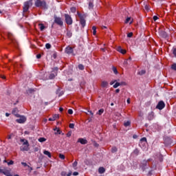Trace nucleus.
Instances as JSON below:
<instances>
[{
  "instance_id": "13d9d810",
  "label": "nucleus",
  "mask_w": 176,
  "mask_h": 176,
  "mask_svg": "<svg viewBox=\"0 0 176 176\" xmlns=\"http://www.w3.org/2000/svg\"><path fill=\"white\" fill-rule=\"evenodd\" d=\"M48 120H49L50 122H54V120H54V117H52V118H50L48 119Z\"/></svg>"
},
{
  "instance_id": "4d7b16f0",
  "label": "nucleus",
  "mask_w": 176,
  "mask_h": 176,
  "mask_svg": "<svg viewBox=\"0 0 176 176\" xmlns=\"http://www.w3.org/2000/svg\"><path fill=\"white\" fill-rule=\"evenodd\" d=\"M130 20H131V18H130V17L126 18L125 23L127 24V23H129V21H130Z\"/></svg>"
},
{
  "instance_id": "4468645a",
  "label": "nucleus",
  "mask_w": 176,
  "mask_h": 176,
  "mask_svg": "<svg viewBox=\"0 0 176 176\" xmlns=\"http://www.w3.org/2000/svg\"><path fill=\"white\" fill-rule=\"evenodd\" d=\"M78 142H80L82 145H86L87 144V140L83 138H79Z\"/></svg>"
},
{
  "instance_id": "9d476101",
  "label": "nucleus",
  "mask_w": 176,
  "mask_h": 176,
  "mask_svg": "<svg viewBox=\"0 0 176 176\" xmlns=\"http://www.w3.org/2000/svg\"><path fill=\"white\" fill-rule=\"evenodd\" d=\"M65 52L66 54H72V53H74V48L72 47H67L65 50Z\"/></svg>"
},
{
  "instance_id": "0e129e2a",
  "label": "nucleus",
  "mask_w": 176,
  "mask_h": 176,
  "mask_svg": "<svg viewBox=\"0 0 176 176\" xmlns=\"http://www.w3.org/2000/svg\"><path fill=\"white\" fill-rule=\"evenodd\" d=\"M126 60H128V61L129 63H131V56H129V58L128 59H126Z\"/></svg>"
},
{
  "instance_id": "c9c22d12",
  "label": "nucleus",
  "mask_w": 176,
  "mask_h": 176,
  "mask_svg": "<svg viewBox=\"0 0 176 176\" xmlns=\"http://www.w3.org/2000/svg\"><path fill=\"white\" fill-rule=\"evenodd\" d=\"M77 14H78V17L80 18V20H82V19H85L83 17V15H82V14H80V12H78Z\"/></svg>"
},
{
  "instance_id": "0eeeda50",
  "label": "nucleus",
  "mask_w": 176,
  "mask_h": 176,
  "mask_svg": "<svg viewBox=\"0 0 176 176\" xmlns=\"http://www.w3.org/2000/svg\"><path fill=\"white\" fill-rule=\"evenodd\" d=\"M23 145L25 146L21 147V151H25L26 152L28 151L30 149V143H28V140H25V142H23Z\"/></svg>"
},
{
  "instance_id": "aec40b11",
  "label": "nucleus",
  "mask_w": 176,
  "mask_h": 176,
  "mask_svg": "<svg viewBox=\"0 0 176 176\" xmlns=\"http://www.w3.org/2000/svg\"><path fill=\"white\" fill-rule=\"evenodd\" d=\"M101 87L103 88L108 87V82L102 81L101 83Z\"/></svg>"
},
{
  "instance_id": "79ce46f5",
  "label": "nucleus",
  "mask_w": 176,
  "mask_h": 176,
  "mask_svg": "<svg viewBox=\"0 0 176 176\" xmlns=\"http://www.w3.org/2000/svg\"><path fill=\"white\" fill-rule=\"evenodd\" d=\"M94 6L93 5V3H91V2L89 3V9H93Z\"/></svg>"
},
{
  "instance_id": "bf43d9fd",
  "label": "nucleus",
  "mask_w": 176,
  "mask_h": 176,
  "mask_svg": "<svg viewBox=\"0 0 176 176\" xmlns=\"http://www.w3.org/2000/svg\"><path fill=\"white\" fill-rule=\"evenodd\" d=\"M52 118H54V120H56V119H58V115L55 114V115H54V116H53V117H52Z\"/></svg>"
},
{
  "instance_id": "c03bdc74",
  "label": "nucleus",
  "mask_w": 176,
  "mask_h": 176,
  "mask_svg": "<svg viewBox=\"0 0 176 176\" xmlns=\"http://www.w3.org/2000/svg\"><path fill=\"white\" fill-rule=\"evenodd\" d=\"M172 52L174 56L176 57V48H173Z\"/></svg>"
},
{
  "instance_id": "c756f323",
  "label": "nucleus",
  "mask_w": 176,
  "mask_h": 176,
  "mask_svg": "<svg viewBox=\"0 0 176 176\" xmlns=\"http://www.w3.org/2000/svg\"><path fill=\"white\" fill-rule=\"evenodd\" d=\"M54 131L55 132V134L57 135V134H61V131H60V129H57V128H55L54 129Z\"/></svg>"
},
{
  "instance_id": "09e8293b",
  "label": "nucleus",
  "mask_w": 176,
  "mask_h": 176,
  "mask_svg": "<svg viewBox=\"0 0 176 176\" xmlns=\"http://www.w3.org/2000/svg\"><path fill=\"white\" fill-rule=\"evenodd\" d=\"M87 112H88V113H87V115H91V116H93L94 115V113L91 111H88Z\"/></svg>"
},
{
  "instance_id": "20e7f679",
  "label": "nucleus",
  "mask_w": 176,
  "mask_h": 176,
  "mask_svg": "<svg viewBox=\"0 0 176 176\" xmlns=\"http://www.w3.org/2000/svg\"><path fill=\"white\" fill-rule=\"evenodd\" d=\"M65 21L67 25H72V23H74V21L72 20V17L71 15L68 14H65Z\"/></svg>"
},
{
  "instance_id": "a211bd4d",
  "label": "nucleus",
  "mask_w": 176,
  "mask_h": 176,
  "mask_svg": "<svg viewBox=\"0 0 176 176\" xmlns=\"http://www.w3.org/2000/svg\"><path fill=\"white\" fill-rule=\"evenodd\" d=\"M17 112H19V109H17V108L13 109V110H12L13 115H15V116H16V118H19L20 116V115L17 114Z\"/></svg>"
},
{
  "instance_id": "2f4dec72",
  "label": "nucleus",
  "mask_w": 176,
  "mask_h": 176,
  "mask_svg": "<svg viewBox=\"0 0 176 176\" xmlns=\"http://www.w3.org/2000/svg\"><path fill=\"white\" fill-rule=\"evenodd\" d=\"M131 124V122H130V121H126V122L124 123V126L125 127H129V126H130Z\"/></svg>"
},
{
  "instance_id": "72a5a7b5",
  "label": "nucleus",
  "mask_w": 176,
  "mask_h": 176,
  "mask_svg": "<svg viewBox=\"0 0 176 176\" xmlns=\"http://www.w3.org/2000/svg\"><path fill=\"white\" fill-rule=\"evenodd\" d=\"M103 113H104V109H100L98 110V115L101 116Z\"/></svg>"
},
{
  "instance_id": "4be33fe9",
  "label": "nucleus",
  "mask_w": 176,
  "mask_h": 176,
  "mask_svg": "<svg viewBox=\"0 0 176 176\" xmlns=\"http://www.w3.org/2000/svg\"><path fill=\"white\" fill-rule=\"evenodd\" d=\"M66 35L67 38H71L72 36V32H71V30H67Z\"/></svg>"
},
{
  "instance_id": "a19ab883",
  "label": "nucleus",
  "mask_w": 176,
  "mask_h": 176,
  "mask_svg": "<svg viewBox=\"0 0 176 176\" xmlns=\"http://www.w3.org/2000/svg\"><path fill=\"white\" fill-rule=\"evenodd\" d=\"M69 129H74L75 127V124L74 123H70L69 125Z\"/></svg>"
},
{
  "instance_id": "680f3d73",
  "label": "nucleus",
  "mask_w": 176,
  "mask_h": 176,
  "mask_svg": "<svg viewBox=\"0 0 176 176\" xmlns=\"http://www.w3.org/2000/svg\"><path fill=\"white\" fill-rule=\"evenodd\" d=\"M144 8L146 10H149V6L148 5H146Z\"/></svg>"
},
{
  "instance_id": "58836bf2",
  "label": "nucleus",
  "mask_w": 176,
  "mask_h": 176,
  "mask_svg": "<svg viewBox=\"0 0 176 176\" xmlns=\"http://www.w3.org/2000/svg\"><path fill=\"white\" fill-rule=\"evenodd\" d=\"M124 65H129V64H130V62L129 61V60H125L124 61Z\"/></svg>"
},
{
  "instance_id": "864d4df0",
  "label": "nucleus",
  "mask_w": 176,
  "mask_h": 176,
  "mask_svg": "<svg viewBox=\"0 0 176 176\" xmlns=\"http://www.w3.org/2000/svg\"><path fill=\"white\" fill-rule=\"evenodd\" d=\"M131 36H133V32H129V33L127 34V37H128V38H131Z\"/></svg>"
},
{
  "instance_id": "f03ea898",
  "label": "nucleus",
  "mask_w": 176,
  "mask_h": 176,
  "mask_svg": "<svg viewBox=\"0 0 176 176\" xmlns=\"http://www.w3.org/2000/svg\"><path fill=\"white\" fill-rule=\"evenodd\" d=\"M54 23L57 25H59V27H63V25H64L63 19L60 16H57V15L54 16Z\"/></svg>"
},
{
  "instance_id": "7c9ffc66",
  "label": "nucleus",
  "mask_w": 176,
  "mask_h": 176,
  "mask_svg": "<svg viewBox=\"0 0 176 176\" xmlns=\"http://www.w3.org/2000/svg\"><path fill=\"white\" fill-rule=\"evenodd\" d=\"M38 142H45V141H46V138H40L38 140Z\"/></svg>"
},
{
  "instance_id": "423d86ee",
  "label": "nucleus",
  "mask_w": 176,
  "mask_h": 176,
  "mask_svg": "<svg viewBox=\"0 0 176 176\" xmlns=\"http://www.w3.org/2000/svg\"><path fill=\"white\" fill-rule=\"evenodd\" d=\"M8 36L9 39L11 40L12 43L14 44V46L16 47L17 45H19V43L17 42V40H16V38H14V36H13V34L8 32Z\"/></svg>"
},
{
  "instance_id": "f3484780",
  "label": "nucleus",
  "mask_w": 176,
  "mask_h": 176,
  "mask_svg": "<svg viewBox=\"0 0 176 176\" xmlns=\"http://www.w3.org/2000/svg\"><path fill=\"white\" fill-rule=\"evenodd\" d=\"M56 94H58V97H61V96L64 94V91H60V88H58L56 91Z\"/></svg>"
},
{
  "instance_id": "dca6fc26",
  "label": "nucleus",
  "mask_w": 176,
  "mask_h": 176,
  "mask_svg": "<svg viewBox=\"0 0 176 176\" xmlns=\"http://www.w3.org/2000/svg\"><path fill=\"white\" fill-rule=\"evenodd\" d=\"M117 50L122 54H126V50H123L122 47H118Z\"/></svg>"
},
{
  "instance_id": "a878e982",
  "label": "nucleus",
  "mask_w": 176,
  "mask_h": 176,
  "mask_svg": "<svg viewBox=\"0 0 176 176\" xmlns=\"http://www.w3.org/2000/svg\"><path fill=\"white\" fill-rule=\"evenodd\" d=\"M122 84H120V82H116L115 85L113 86V87L114 89H118V87H119V86H121Z\"/></svg>"
},
{
  "instance_id": "a18cd8bd",
  "label": "nucleus",
  "mask_w": 176,
  "mask_h": 176,
  "mask_svg": "<svg viewBox=\"0 0 176 176\" xmlns=\"http://www.w3.org/2000/svg\"><path fill=\"white\" fill-rule=\"evenodd\" d=\"M53 72H55V74H57V72L58 71V67H54L52 69Z\"/></svg>"
},
{
  "instance_id": "5fc2aeb1",
  "label": "nucleus",
  "mask_w": 176,
  "mask_h": 176,
  "mask_svg": "<svg viewBox=\"0 0 176 176\" xmlns=\"http://www.w3.org/2000/svg\"><path fill=\"white\" fill-rule=\"evenodd\" d=\"M153 20L155 21H156L157 20H159V17L157 16H154L153 17Z\"/></svg>"
},
{
  "instance_id": "1a4fd4ad",
  "label": "nucleus",
  "mask_w": 176,
  "mask_h": 176,
  "mask_svg": "<svg viewBox=\"0 0 176 176\" xmlns=\"http://www.w3.org/2000/svg\"><path fill=\"white\" fill-rule=\"evenodd\" d=\"M148 161H143L140 164V168L142 171H145L148 168Z\"/></svg>"
},
{
  "instance_id": "338daca9",
  "label": "nucleus",
  "mask_w": 176,
  "mask_h": 176,
  "mask_svg": "<svg viewBox=\"0 0 176 176\" xmlns=\"http://www.w3.org/2000/svg\"><path fill=\"white\" fill-rule=\"evenodd\" d=\"M120 89H116V93H120Z\"/></svg>"
},
{
  "instance_id": "37998d69",
  "label": "nucleus",
  "mask_w": 176,
  "mask_h": 176,
  "mask_svg": "<svg viewBox=\"0 0 176 176\" xmlns=\"http://www.w3.org/2000/svg\"><path fill=\"white\" fill-rule=\"evenodd\" d=\"M171 68L174 71H176V63L173 64L172 66H171Z\"/></svg>"
},
{
  "instance_id": "473e14b6",
  "label": "nucleus",
  "mask_w": 176,
  "mask_h": 176,
  "mask_svg": "<svg viewBox=\"0 0 176 176\" xmlns=\"http://www.w3.org/2000/svg\"><path fill=\"white\" fill-rule=\"evenodd\" d=\"M59 159H61L62 160H64V159H65V155H64V154H61L60 153L58 155Z\"/></svg>"
},
{
  "instance_id": "c85d7f7f",
  "label": "nucleus",
  "mask_w": 176,
  "mask_h": 176,
  "mask_svg": "<svg viewBox=\"0 0 176 176\" xmlns=\"http://www.w3.org/2000/svg\"><path fill=\"white\" fill-rule=\"evenodd\" d=\"M92 30H93V35H96V34H97V28L96 26H93Z\"/></svg>"
},
{
  "instance_id": "bb28decb",
  "label": "nucleus",
  "mask_w": 176,
  "mask_h": 176,
  "mask_svg": "<svg viewBox=\"0 0 176 176\" xmlns=\"http://www.w3.org/2000/svg\"><path fill=\"white\" fill-rule=\"evenodd\" d=\"M38 25L40 27L41 31H43L45 30V25H43V23H39Z\"/></svg>"
},
{
  "instance_id": "de8ad7c7",
  "label": "nucleus",
  "mask_w": 176,
  "mask_h": 176,
  "mask_svg": "<svg viewBox=\"0 0 176 176\" xmlns=\"http://www.w3.org/2000/svg\"><path fill=\"white\" fill-rule=\"evenodd\" d=\"M21 164L24 167H30V166L28 164H27V163H25V162H21Z\"/></svg>"
},
{
  "instance_id": "f257e3e1",
  "label": "nucleus",
  "mask_w": 176,
  "mask_h": 176,
  "mask_svg": "<svg viewBox=\"0 0 176 176\" xmlns=\"http://www.w3.org/2000/svg\"><path fill=\"white\" fill-rule=\"evenodd\" d=\"M35 6L36 8H41L42 9H47V3L45 0H36Z\"/></svg>"
},
{
  "instance_id": "7ed1b4c3",
  "label": "nucleus",
  "mask_w": 176,
  "mask_h": 176,
  "mask_svg": "<svg viewBox=\"0 0 176 176\" xmlns=\"http://www.w3.org/2000/svg\"><path fill=\"white\" fill-rule=\"evenodd\" d=\"M30 6H32V0L24 2L23 7V13H26V12L30 10Z\"/></svg>"
},
{
  "instance_id": "f8f14e48",
  "label": "nucleus",
  "mask_w": 176,
  "mask_h": 176,
  "mask_svg": "<svg viewBox=\"0 0 176 176\" xmlns=\"http://www.w3.org/2000/svg\"><path fill=\"white\" fill-rule=\"evenodd\" d=\"M27 120V118L25 116H21L19 119H16L17 123H25Z\"/></svg>"
},
{
  "instance_id": "393cba45",
  "label": "nucleus",
  "mask_w": 176,
  "mask_h": 176,
  "mask_svg": "<svg viewBox=\"0 0 176 176\" xmlns=\"http://www.w3.org/2000/svg\"><path fill=\"white\" fill-rule=\"evenodd\" d=\"M56 75H57V73H55V74L52 73L51 74H50L49 78H50V79H54V78H56Z\"/></svg>"
},
{
  "instance_id": "e433bc0d",
  "label": "nucleus",
  "mask_w": 176,
  "mask_h": 176,
  "mask_svg": "<svg viewBox=\"0 0 176 176\" xmlns=\"http://www.w3.org/2000/svg\"><path fill=\"white\" fill-rule=\"evenodd\" d=\"M70 10H71L72 13H75L76 12V8L72 7L70 8Z\"/></svg>"
},
{
  "instance_id": "ea45409f",
  "label": "nucleus",
  "mask_w": 176,
  "mask_h": 176,
  "mask_svg": "<svg viewBox=\"0 0 176 176\" xmlns=\"http://www.w3.org/2000/svg\"><path fill=\"white\" fill-rule=\"evenodd\" d=\"M45 47L46 49H50L52 47V45H50V43H46Z\"/></svg>"
},
{
  "instance_id": "e2e57ef3",
  "label": "nucleus",
  "mask_w": 176,
  "mask_h": 176,
  "mask_svg": "<svg viewBox=\"0 0 176 176\" xmlns=\"http://www.w3.org/2000/svg\"><path fill=\"white\" fill-rule=\"evenodd\" d=\"M41 57H42V55H41V54L36 55V58H41Z\"/></svg>"
},
{
  "instance_id": "f704fd0d",
  "label": "nucleus",
  "mask_w": 176,
  "mask_h": 176,
  "mask_svg": "<svg viewBox=\"0 0 176 176\" xmlns=\"http://www.w3.org/2000/svg\"><path fill=\"white\" fill-rule=\"evenodd\" d=\"M112 69H113V72L115 74V75H118V69H116V67H113Z\"/></svg>"
},
{
  "instance_id": "b1692460",
  "label": "nucleus",
  "mask_w": 176,
  "mask_h": 176,
  "mask_svg": "<svg viewBox=\"0 0 176 176\" xmlns=\"http://www.w3.org/2000/svg\"><path fill=\"white\" fill-rule=\"evenodd\" d=\"M78 68L80 71H83V69H85V66L82 64H79Z\"/></svg>"
},
{
  "instance_id": "6ab92c4d",
  "label": "nucleus",
  "mask_w": 176,
  "mask_h": 176,
  "mask_svg": "<svg viewBox=\"0 0 176 176\" xmlns=\"http://www.w3.org/2000/svg\"><path fill=\"white\" fill-rule=\"evenodd\" d=\"M98 173H99V174H104V173H105V168L100 167L98 168Z\"/></svg>"
},
{
  "instance_id": "9b49d317",
  "label": "nucleus",
  "mask_w": 176,
  "mask_h": 176,
  "mask_svg": "<svg viewBox=\"0 0 176 176\" xmlns=\"http://www.w3.org/2000/svg\"><path fill=\"white\" fill-rule=\"evenodd\" d=\"M1 173L4 174V175H6V176H13L10 173V170H9L8 169H2Z\"/></svg>"
},
{
  "instance_id": "39448f33",
  "label": "nucleus",
  "mask_w": 176,
  "mask_h": 176,
  "mask_svg": "<svg viewBox=\"0 0 176 176\" xmlns=\"http://www.w3.org/2000/svg\"><path fill=\"white\" fill-rule=\"evenodd\" d=\"M146 144H148V142L146 141V138H142L139 142V146L142 149H145V148H146Z\"/></svg>"
},
{
  "instance_id": "49530a36",
  "label": "nucleus",
  "mask_w": 176,
  "mask_h": 176,
  "mask_svg": "<svg viewBox=\"0 0 176 176\" xmlns=\"http://www.w3.org/2000/svg\"><path fill=\"white\" fill-rule=\"evenodd\" d=\"M12 164H14V162L13 160H10L9 162H8V166H12Z\"/></svg>"
},
{
  "instance_id": "6e6d98bb",
  "label": "nucleus",
  "mask_w": 176,
  "mask_h": 176,
  "mask_svg": "<svg viewBox=\"0 0 176 176\" xmlns=\"http://www.w3.org/2000/svg\"><path fill=\"white\" fill-rule=\"evenodd\" d=\"M67 137H71V135H72V132L71 131H69L67 133Z\"/></svg>"
},
{
  "instance_id": "ddd939ff",
  "label": "nucleus",
  "mask_w": 176,
  "mask_h": 176,
  "mask_svg": "<svg viewBox=\"0 0 176 176\" xmlns=\"http://www.w3.org/2000/svg\"><path fill=\"white\" fill-rule=\"evenodd\" d=\"M160 35L162 36V38H167V36H168L167 35V32H166L164 30H160Z\"/></svg>"
},
{
  "instance_id": "6e6552de",
  "label": "nucleus",
  "mask_w": 176,
  "mask_h": 176,
  "mask_svg": "<svg viewBox=\"0 0 176 176\" xmlns=\"http://www.w3.org/2000/svg\"><path fill=\"white\" fill-rule=\"evenodd\" d=\"M166 107V104L163 100H161L158 102V104L156 106L157 109H160V111H162Z\"/></svg>"
},
{
  "instance_id": "8fccbe9b",
  "label": "nucleus",
  "mask_w": 176,
  "mask_h": 176,
  "mask_svg": "<svg viewBox=\"0 0 176 176\" xmlns=\"http://www.w3.org/2000/svg\"><path fill=\"white\" fill-rule=\"evenodd\" d=\"M68 113H69V115H72V113H74V111L70 109L68 110Z\"/></svg>"
},
{
  "instance_id": "412c9836",
  "label": "nucleus",
  "mask_w": 176,
  "mask_h": 176,
  "mask_svg": "<svg viewBox=\"0 0 176 176\" xmlns=\"http://www.w3.org/2000/svg\"><path fill=\"white\" fill-rule=\"evenodd\" d=\"M43 153L44 155H46V156H48V157H52V154L49 152V151H44Z\"/></svg>"
},
{
  "instance_id": "603ef678",
  "label": "nucleus",
  "mask_w": 176,
  "mask_h": 176,
  "mask_svg": "<svg viewBox=\"0 0 176 176\" xmlns=\"http://www.w3.org/2000/svg\"><path fill=\"white\" fill-rule=\"evenodd\" d=\"M73 167H76V166H78V162L75 161L73 164H72Z\"/></svg>"
},
{
  "instance_id": "5701e85b",
  "label": "nucleus",
  "mask_w": 176,
  "mask_h": 176,
  "mask_svg": "<svg viewBox=\"0 0 176 176\" xmlns=\"http://www.w3.org/2000/svg\"><path fill=\"white\" fill-rule=\"evenodd\" d=\"M118 152V148L116 146H113L111 148V153H116Z\"/></svg>"
},
{
  "instance_id": "69168bd1",
  "label": "nucleus",
  "mask_w": 176,
  "mask_h": 176,
  "mask_svg": "<svg viewBox=\"0 0 176 176\" xmlns=\"http://www.w3.org/2000/svg\"><path fill=\"white\" fill-rule=\"evenodd\" d=\"M33 91H34V89H29V92H30V93H32Z\"/></svg>"
},
{
  "instance_id": "cd10ccee",
  "label": "nucleus",
  "mask_w": 176,
  "mask_h": 176,
  "mask_svg": "<svg viewBox=\"0 0 176 176\" xmlns=\"http://www.w3.org/2000/svg\"><path fill=\"white\" fill-rule=\"evenodd\" d=\"M133 153H134V155H136V156H138V155H140V150H138V148H135L133 151Z\"/></svg>"
},
{
  "instance_id": "3c124183",
  "label": "nucleus",
  "mask_w": 176,
  "mask_h": 176,
  "mask_svg": "<svg viewBox=\"0 0 176 176\" xmlns=\"http://www.w3.org/2000/svg\"><path fill=\"white\" fill-rule=\"evenodd\" d=\"M14 135H13V133L9 135L8 137V140H12V137H14Z\"/></svg>"
},
{
  "instance_id": "2eb2a0df",
  "label": "nucleus",
  "mask_w": 176,
  "mask_h": 176,
  "mask_svg": "<svg viewBox=\"0 0 176 176\" xmlns=\"http://www.w3.org/2000/svg\"><path fill=\"white\" fill-rule=\"evenodd\" d=\"M80 24L82 25V28H85L86 26V20L84 19H80Z\"/></svg>"
},
{
  "instance_id": "774afa93",
  "label": "nucleus",
  "mask_w": 176,
  "mask_h": 176,
  "mask_svg": "<svg viewBox=\"0 0 176 176\" xmlns=\"http://www.w3.org/2000/svg\"><path fill=\"white\" fill-rule=\"evenodd\" d=\"M126 102H127V104H130V98H128V99L126 100Z\"/></svg>"
},
{
  "instance_id": "052dcab7",
  "label": "nucleus",
  "mask_w": 176,
  "mask_h": 176,
  "mask_svg": "<svg viewBox=\"0 0 176 176\" xmlns=\"http://www.w3.org/2000/svg\"><path fill=\"white\" fill-rule=\"evenodd\" d=\"M73 175H74V176L79 175V173H78V172H74V173H73Z\"/></svg>"
},
{
  "instance_id": "4c0bfd02",
  "label": "nucleus",
  "mask_w": 176,
  "mask_h": 176,
  "mask_svg": "<svg viewBox=\"0 0 176 176\" xmlns=\"http://www.w3.org/2000/svg\"><path fill=\"white\" fill-rule=\"evenodd\" d=\"M146 72L145 70H141L140 72H138L139 75H145Z\"/></svg>"
}]
</instances>
